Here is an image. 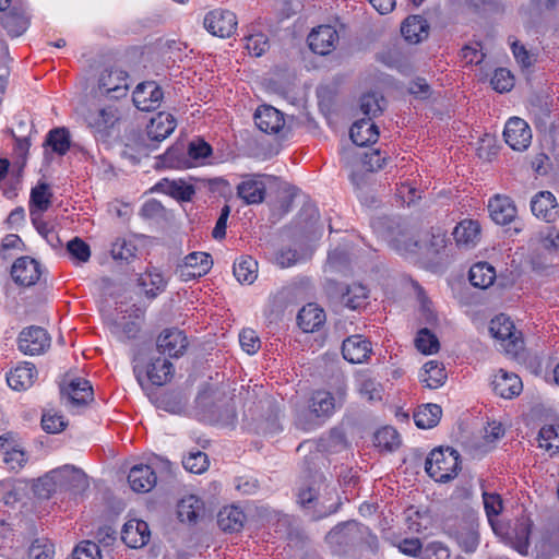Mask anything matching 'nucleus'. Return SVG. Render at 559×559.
I'll return each mask as SVG.
<instances>
[{
  "label": "nucleus",
  "instance_id": "obj_1",
  "mask_svg": "<svg viewBox=\"0 0 559 559\" xmlns=\"http://www.w3.org/2000/svg\"><path fill=\"white\" fill-rule=\"evenodd\" d=\"M325 540L335 550L353 547L366 555L374 556L379 549L377 535L368 526L356 521L336 525L328 533Z\"/></svg>",
  "mask_w": 559,
  "mask_h": 559
},
{
  "label": "nucleus",
  "instance_id": "obj_2",
  "mask_svg": "<svg viewBox=\"0 0 559 559\" xmlns=\"http://www.w3.org/2000/svg\"><path fill=\"white\" fill-rule=\"evenodd\" d=\"M347 385L337 378L329 390L314 391L309 400V409L318 418H329L346 402Z\"/></svg>",
  "mask_w": 559,
  "mask_h": 559
},
{
  "label": "nucleus",
  "instance_id": "obj_3",
  "mask_svg": "<svg viewBox=\"0 0 559 559\" xmlns=\"http://www.w3.org/2000/svg\"><path fill=\"white\" fill-rule=\"evenodd\" d=\"M460 469V454L457 451L447 449H435L426 459V473L439 483H447L454 478Z\"/></svg>",
  "mask_w": 559,
  "mask_h": 559
},
{
  "label": "nucleus",
  "instance_id": "obj_4",
  "mask_svg": "<svg viewBox=\"0 0 559 559\" xmlns=\"http://www.w3.org/2000/svg\"><path fill=\"white\" fill-rule=\"evenodd\" d=\"M489 332L508 355L516 356L523 347L520 332L516 331L513 321L503 313L491 319Z\"/></svg>",
  "mask_w": 559,
  "mask_h": 559
},
{
  "label": "nucleus",
  "instance_id": "obj_5",
  "mask_svg": "<svg viewBox=\"0 0 559 559\" xmlns=\"http://www.w3.org/2000/svg\"><path fill=\"white\" fill-rule=\"evenodd\" d=\"M133 372L139 384L144 388L145 381L154 385H164L174 376L173 364L163 357L152 358L146 365L135 361Z\"/></svg>",
  "mask_w": 559,
  "mask_h": 559
},
{
  "label": "nucleus",
  "instance_id": "obj_6",
  "mask_svg": "<svg viewBox=\"0 0 559 559\" xmlns=\"http://www.w3.org/2000/svg\"><path fill=\"white\" fill-rule=\"evenodd\" d=\"M451 534L462 550L466 554L474 552L479 545L477 515L474 512H468L455 523Z\"/></svg>",
  "mask_w": 559,
  "mask_h": 559
},
{
  "label": "nucleus",
  "instance_id": "obj_7",
  "mask_svg": "<svg viewBox=\"0 0 559 559\" xmlns=\"http://www.w3.org/2000/svg\"><path fill=\"white\" fill-rule=\"evenodd\" d=\"M203 24L212 35L225 38L236 31L237 17L229 10L216 9L205 15Z\"/></svg>",
  "mask_w": 559,
  "mask_h": 559
},
{
  "label": "nucleus",
  "instance_id": "obj_8",
  "mask_svg": "<svg viewBox=\"0 0 559 559\" xmlns=\"http://www.w3.org/2000/svg\"><path fill=\"white\" fill-rule=\"evenodd\" d=\"M213 265L211 255L206 252H191L180 263L176 273L182 281H190L207 274Z\"/></svg>",
  "mask_w": 559,
  "mask_h": 559
},
{
  "label": "nucleus",
  "instance_id": "obj_9",
  "mask_svg": "<svg viewBox=\"0 0 559 559\" xmlns=\"http://www.w3.org/2000/svg\"><path fill=\"white\" fill-rule=\"evenodd\" d=\"M17 346L25 355H39L50 346V336L43 328H25L19 335Z\"/></svg>",
  "mask_w": 559,
  "mask_h": 559
},
{
  "label": "nucleus",
  "instance_id": "obj_10",
  "mask_svg": "<svg viewBox=\"0 0 559 559\" xmlns=\"http://www.w3.org/2000/svg\"><path fill=\"white\" fill-rule=\"evenodd\" d=\"M19 499V491L12 481H0V550L7 547L11 536L4 508L13 506ZM0 556L3 555L0 552Z\"/></svg>",
  "mask_w": 559,
  "mask_h": 559
},
{
  "label": "nucleus",
  "instance_id": "obj_11",
  "mask_svg": "<svg viewBox=\"0 0 559 559\" xmlns=\"http://www.w3.org/2000/svg\"><path fill=\"white\" fill-rule=\"evenodd\" d=\"M61 394L67 407L74 409L93 400V388L86 379L73 378L61 388Z\"/></svg>",
  "mask_w": 559,
  "mask_h": 559
},
{
  "label": "nucleus",
  "instance_id": "obj_12",
  "mask_svg": "<svg viewBox=\"0 0 559 559\" xmlns=\"http://www.w3.org/2000/svg\"><path fill=\"white\" fill-rule=\"evenodd\" d=\"M156 346L160 354L178 358L186 353L188 340L183 331L177 328H169L160 332L156 341Z\"/></svg>",
  "mask_w": 559,
  "mask_h": 559
},
{
  "label": "nucleus",
  "instance_id": "obj_13",
  "mask_svg": "<svg viewBox=\"0 0 559 559\" xmlns=\"http://www.w3.org/2000/svg\"><path fill=\"white\" fill-rule=\"evenodd\" d=\"M98 87L112 98L126 96L129 90L128 73L121 69H105L99 75Z\"/></svg>",
  "mask_w": 559,
  "mask_h": 559
},
{
  "label": "nucleus",
  "instance_id": "obj_14",
  "mask_svg": "<svg viewBox=\"0 0 559 559\" xmlns=\"http://www.w3.org/2000/svg\"><path fill=\"white\" fill-rule=\"evenodd\" d=\"M55 471L59 491L80 495L88 487L87 477L84 472L73 465H63Z\"/></svg>",
  "mask_w": 559,
  "mask_h": 559
},
{
  "label": "nucleus",
  "instance_id": "obj_15",
  "mask_svg": "<svg viewBox=\"0 0 559 559\" xmlns=\"http://www.w3.org/2000/svg\"><path fill=\"white\" fill-rule=\"evenodd\" d=\"M503 136L510 147L515 151H523L531 143L532 132L525 120L512 117L506 123Z\"/></svg>",
  "mask_w": 559,
  "mask_h": 559
},
{
  "label": "nucleus",
  "instance_id": "obj_16",
  "mask_svg": "<svg viewBox=\"0 0 559 559\" xmlns=\"http://www.w3.org/2000/svg\"><path fill=\"white\" fill-rule=\"evenodd\" d=\"M532 530V521L527 516L519 518L510 531L499 534L503 536L506 543L515 549L521 556L528 555L530 534Z\"/></svg>",
  "mask_w": 559,
  "mask_h": 559
},
{
  "label": "nucleus",
  "instance_id": "obj_17",
  "mask_svg": "<svg viewBox=\"0 0 559 559\" xmlns=\"http://www.w3.org/2000/svg\"><path fill=\"white\" fill-rule=\"evenodd\" d=\"M11 275L21 286H33L41 276V266L38 261L29 257L19 258L12 265Z\"/></svg>",
  "mask_w": 559,
  "mask_h": 559
},
{
  "label": "nucleus",
  "instance_id": "obj_18",
  "mask_svg": "<svg viewBox=\"0 0 559 559\" xmlns=\"http://www.w3.org/2000/svg\"><path fill=\"white\" fill-rule=\"evenodd\" d=\"M0 453L3 463L11 471L21 469L27 461V455L17 443L15 435L12 432L0 436Z\"/></svg>",
  "mask_w": 559,
  "mask_h": 559
},
{
  "label": "nucleus",
  "instance_id": "obj_19",
  "mask_svg": "<svg viewBox=\"0 0 559 559\" xmlns=\"http://www.w3.org/2000/svg\"><path fill=\"white\" fill-rule=\"evenodd\" d=\"M162 99V88L152 81L140 83L133 91V104L142 111H150L158 108Z\"/></svg>",
  "mask_w": 559,
  "mask_h": 559
},
{
  "label": "nucleus",
  "instance_id": "obj_20",
  "mask_svg": "<svg viewBox=\"0 0 559 559\" xmlns=\"http://www.w3.org/2000/svg\"><path fill=\"white\" fill-rule=\"evenodd\" d=\"M338 41V34L331 25H320L308 35L310 49L318 55H328Z\"/></svg>",
  "mask_w": 559,
  "mask_h": 559
},
{
  "label": "nucleus",
  "instance_id": "obj_21",
  "mask_svg": "<svg viewBox=\"0 0 559 559\" xmlns=\"http://www.w3.org/2000/svg\"><path fill=\"white\" fill-rule=\"evenodd\" d=\"M257 127L264 133L277 134L285 127L284 115L273 106L262 105L254 114Z\"/></svg>",
  "mask_w": 559,
  "mask_h": 559
},
{
  "label": "nucleus",
  "instance_id": "obj_22",
  "mask_svg": "<svg viewBox=\"0 0 559 559\" xmlns=\"http://www.w3.org/2000/svg\"><path fill=\"white\" fill-rule=\"evenodd\" d=\"M531 210L536 217L548 223L559 217V206L550 191L538 192L531 201Z\"/></svg>",
  "mask_w": 559,
  "mask_h": 559
},
{
  "label": "nucleus",
  "instance_id": "obj_23",
  "mask_svg": "<svg viewBox=\"0 0 559 559\" xmlns=\"http://www.w3.org/2000/svg\"><path fill=\"white\" fill-rule=\"evenodd\" d=\"M86 122L88 127L102 136L107 135L108 131L119 120L118 111L112 106L99 108L97 110L90 111L86 115Z\"/></svg>",
  "mask_w": 559,
  "mask_h": 559
},
{
  "label": "nucleus",
  "instance_id": "obj_24",
  "mask_svg": "<svg viewBox=\"0 0 559 559\" xmlns=\"http://www.w3.org/2000/svg\"><path fill=\"white\" fill-rule=\"evenodd\" d=\"M491 219L498 225H507L516 217V206L507 195L497 194L488 202Z\"/></svg>",
  "mask_w": 559,
  "mask_h": 559
},
{
  "label": "nucleus",
  "instance_id": "obj_25",
  "mask_svg": "<svg viewBox=\"0 0 559 559\" xmlns=\"http://www.w3.org/2000/svg\"><path fill=\"white\" fill-rule=\"evenodd\" d=\"M371 344L361 335H352L343 342L342 354L344 359L352 364L365 362L371 354Z\"/></svg>",
  "mask_w": 559,
  "mask_h": 559
},
{
  "label": "nucleus",
  "instance_id": "obj_26",
  "mask_svg": "<svg viewBox=\"0 0 559 559\" xmlns=\"http://www.w3.org/2000/svg\"><path fill=\"white\" fill-rule=\"evenodd\" d=\"M151 533L146 522L132 519L122 528L121 539L130 548H141L147 544Z\"/></svg>",
  "mask_w": 559,
  "mask_h": 559
},
{
  "label": "nucleus",
  "instance_id": "obj_27",
  "mask_svg": "<svg viewBox=\"0 0 559 559\" xmlns=\"http://www.w3.org/2000/svg\"><path fill=\"white\" fill-rule=\"evenodd\" d=\"M493 391L503 399H512L522 392L523 384L519 376L500 369L492 379Z\"/></svg>",
  "mask_w": 559,
  "mask_h": 559
},
{
  "label": "nucleus",
  "instance_id": "obj_28",
  "mask_svg": "<svg viewBox=\"0 0 559 559\" xmlns=\"http://www.w3.org/2000/svg\"><path fill=\"white\" fill-rule=\"evenodd\" d=\"M154 190L182 202L190 201L195 193L194 187L183 179L164 178L155 185Z\"/></svg>",
  "mask_w": 559,
  "mask_h": 559
},
{
  "label": "nucleus",
  "instance_id": "obj_29",
  "mask_svg": "<svg viewBox=\"0 0 559 559\" xmlns=\"http://www.w3.org/2000/svg\"><path fill=\"white\" fill-rule=\"evenodd\" d=\"M37 369L32 362H23L7 374L9 386L15 391H24L31 388L37 379Z\"/></svg>",
  "mask_w": 559,
  "mask_h": 559
},
{
  "label": "nucleus",
  "instance_id": "obj_30",
  "mask_svg": "<svg viewBox=\"0 0 559 559\" xmlns=\"http://www.w3.org/2000/svg\"><path fill=\"white\" fill-rule=\"evenodd\" d=\"M454 240L460 248H474L480 239V225L477 221L463 219L453 230Z\"/></svg>",
  "mask_w": 559,
  "mask_h": 559
},
{
  "label": "nucleus",
  "instance_id": "obj_31",
  "mask_svg": "<svg viewBox=\"0 0 559 559\" xmlns=\"http://www.w3.org/2000/svg\"><path fill=\"white\" fill-rule=\"evenodd\" d=\"M128 481L135 492H148L156 485V475L151 466L134 465L128 475Z\"/></svg>",
  "mask_w": 559,
  "mask_h": 559
},
{
  "label": "nucleus",
  "instance_id": "obj_32",
  "mask_svg": "<svg viewBox=\"0 0 559 559\" xmlns=\"http://www.w3.org/2000/svg\"><path fill=\"white\" fill-rule=\"evenodd\" d=\"M237 194L247 204L261 203L265 195V185L258 176H247L237 186Z\"/></svg>",
  "mask_w": 559,
  "mask_h": 559
},
{
  "label": "nucleus",
  "instance_id": "obj_33",
  "mask_svg": "<svg viewBox=\"0 0 559 559\" xmlns=\"http://www.w3.org/2000/svg\"><path fill=\"white\" fill-rule=\"evenodd\" d=\"M349 136L354 144L364 146L374 143L379 138V131L370 118L360 119L352 126Z\"/></svg>",
  "mask_w": 559,
  "mask_h": 559
},
{
  "label": "nucleus",
  "instance_id": "obj_34",
  "mask_svg": "<svg viewBox=\"0 0 559 559\" xmlns=\"http://www.w3.org/2000/svg\"><path fill=\"white\" fill-rule=\"evenodd\" d=\"M176 128L175 118L167 112H158L147 126V136L152 141L160 142L170 135Z\"/></svg>",
  "mask_w": 559,
  "mask_h": 559
},
{
  "label": "nucleus",
  "instance_id": "obj_35",
  "mask_svg": "<svg viewBox=\"0 0 559 559\" xmlns=\"http://www.w3.org/2000/svg\"><path fill=\"white\" fill-rule=\"evenodd\" d=\"M402 35L411 44H417L428 37L429 24L420 15L407 17L401 27Z\"/></svg>",
  "mask_w": 559,
  "mask_h": 559
},
{
  "label": "nucleus",
  "instance_id": "obj_36",
  "mask_svg": "<svg viewBox=\"0 0 559 559\" xmlns=\"http://www.w3.org/2000/svg\"><path fill=\"white\" fill-rule=\"evenodd\" d=\"M298 324L304 332H313L325 321V313L316 304H308L301 308L297 317Z\"/></svg>",
  "mask_w": 559,
  "mask_h": 559
},
{
  "label": "nucleus",
  "instance_id": "obj_37",
  "mask_svg": "<svg viewBox=\"0 0 559 559\" xmlns=\"http://www.w3.org/2000/svg\"><path fill=\"white\" fill-rule=\"evenodd\" d=\"M245 521L243 511L236 506L224 507L217 514V524L224 532H239Z\"/></svg>",
  "mask_w": 559,
  "mask_h": 559
},
{
  "label": "nucleus",
  "instance_id": "obj_38",
  "mask_svg": "<svg viewBox=\"0 0 559 559\" xmlns=\"http://www.w3.org/2000/svg\"><path fill=\"white\" fill-rule=\"evenodd\" d=\"M419 379L426 388L438 389L444 384L447 380V373L440 362L436 360H429L424 365L419 373Z\"/></svg>",
  "mask_w": 559,
  "mask_h": 559
},
{
  "label": "nucleus",
  "instance_id": "obj_39",
  "mask_svg": "<svg viewBox=\"0 0 559 559\" xmlns=\"http://www.w3.org/2000/svg\"><path fill=\"white\" fill-rule=\"evenodd\" d=\"M52 192L50 187L45 183H38L31 190L29 195V214L34 210V214H43L51 205Z\"/></svg>",
  "mask_w": 559,
  "mask_h": 559
},
{
  "label": "nucleus",
  "instance_id": "obj_40",
  "mask_svg": "<svg viewBox=\"0 0 559 559\" xmlns=\"http://www.w3.org/2000/svg\"><path fill=\"white\" fill-rule=\"evenodd\" d=\"M177 513L181 522H194L203 513V502L194 495L186 496L178 502Z\"/></svg>",
  "mask_w": 559,
  "mask_h": 559
},
{
  "label": "nucleus",
  "instance_id": "obj_41",
  "mask_svg": "<svg viewBox=\"0 0 559 559\" xmlns=\"http://www.w3.org/2000/svg\"><path fill=\"white\" fill-rule=\"evenodd\" d=\"M442 415V409L437 404H425L414 413V421L418 428L430 429L435 427Z\"/></svg>",
  "mask_w": 559,
  "mask_h": 559
},
{
  "label": "nucleus",
  "instance_id": "obj_42",
  "mask_svg": "<svg viewBox=\"0 0 559 559\" xmlns=\"http://www.w3.org/2000/svg\"><path fill=\"white\" fill-rule=\"evenodd\" d=\"M139 285L148 297H156L166 287V280L156 269L148 270L139 277Z\"/></svg>",
  "mask_w": 559,
  "mask_h": 559
},
{
  "label": "nucleus",
  "instance_id": "obj_43",
  "mask_svg": "<svg viewBox=\"0 0 559 559\" xmlns=\"http://www.w3.org/2000/svg\"><path fill=\"white\" fill-rule=\"evenodd\" d=\"M496 278V270L487 262H478L469 270V282L473 286L487 288Z\"/></svg>",
  "mask_w": 559,
  "mask_h": 559
},
{
  "label": "nucleus",
  "instance_id": "obj_44",
  "mask_svg": "<svg viewBox=\"0 0 559 559\" xmlns=\"http://www.w3.org/2000/svg\"><path fill=\"white\" fill-rule=\"evenodd\" d=\"M537 556L557 557L559 556V532L552 527L545 531L535 545Z\"/></svg>",
  "mask_w": 559,
  "mask_h": 559
},
{
  "label": "nucleus",
  "instance_id": "obj_45",
  "mask_svg": "<svg viewBox=\"0 0 559 559\" xmlns=\"http://www.w3.org/2000/svg\"><path fill=\"white\" fill-rule=\"evenodd\" d=\"M484 508L488 518V522L491 525L496 534H502L504 527L496 520V518L502 511V500L497 493H483Z\"/></svg>",
  "mask_w": 559,
  "mask_h": 559
},
{
  "label": "nucleus",
  "instance_id": "obj_46",
  "mask_svg": "<svg viewBox=\"0 0 559 559\" xmlns=\"http://www.w3.org/2000/svg\"><path fill=\"white\" fill-rule=\"evenodd\" d=\"M357 390L360 396L369 402H380L382 400V384L367 374H360L357 378Z\"/></svg>",
  "mask_w": 559,
  "mask_h": 559
},
{
  "label": "nucleus",
  "instance_id": "obj_47",
  "mask_svg": "<svg viewBox=\"0 0 559 559\" xmlns=\"http://www.w3.org/2000/svg\"><path fill=\"white\" fill-rule=\"evenodd\" d=\"M538 445L550 456L559 452V425H545L538 433Z\"/></svg>",
  "mask_w": 559,
  "mask_h": 559
},
{
  "label": "nucleus",
  "instance_id": "obj_48",
  "mask_svg": "<svg viewBox=\"0 0 559 559\" xmlns=\"http://www.w3.org/2000/svg\"><path fill=\"white\" fill-rule=\"evenodd\" d=\"M234 275L241 284H252L258 276V263L250 257L241 258L234 264Z\"/></svg>",
  "mask_w": 559,
  "mask_h": 559
},
{
  "label": "nucleus",
  "instance_id": "obj_49",
  "mask_svg": "<svg viewBox=\"0 0 559 559\" xmlns=\"http://www.w3.org/2000/svg\"><path fill=\"white\" fill-rule=\"evenodd\" d=\"M136 251V246L131 239L119 237L112 242L110 254L114 260L129 263L135 258Z\"/></svg>",
  "mask_w": 559,
  "mask_h": 559
},
{
  "label": "nucleus",
  "instance_id": "obj_50",
  "mask_svg": "<svg viewBox=\"0 0 559 559\" xmlns=\"http://www.w3.org/2000/svg\"><path fill=\"white\" fill-rule=\"evenodd\" d=\"M33 491L40 499H48L53 493L59 492L56 471L52 469L38 478L33 485Z\"/></svg>",
  "mask_w": 559,
  "mask_h": 559
},
{
  "label": "nucleus",
  "instance_id": "obj_51",
  "mask_svg": "<svg viewBox=\"0 0 559 559\" xmlns=\"http://www.w3.org/2000/svg\"><path fill=\"white\" fill-rule=\"evenodd\" d=\"M373 442L381 450L393 451L401 441L399 432L393 427L385 426L376 431Z\"/></svg>",
  "mask_w": 559,
  "mask_h": 559
},
{
  "label": "nucleus",
  "instance_id": "obj_52",
  "mask_svg": "<svg viewBox=\"0 0 559 559\" xmlns=\"http://www.w3.org/2000/svg\"><path fill=\"white\" fill-rule=\"evenodd\" d=\"M67 252L74 264L86 263L91 258L90 246L79 237L68 241Z\"/></svg>",
  "mask_w": 559,
  "mask_h": 559
},
{
  "label": "nucleus",
  "instance_id": "obj_53",
  "mask_svg": "<svg viewBox=\"0 0 559 559\" xmlns=\"http://www.w3.org/2000/svg\"><path fill=\"white\" fill-rule=\"evenodd\" d=\"M46 144L59 155H64L70 148L69 132L64 128L51 130L47 135Z\"/></svg>",
  "mask_w": 559,
  "mask_h": 559
},
{
  "label": "nucleus",
  "instance_id": "obj_54",
  "mask_svg": "<svg viewBox=\"0 0 559 559\" xmlns=\"http://www.w3.org/2000/svg\"><path fill=\"white\" fill-rule=\"evenodd\" d=\"M415 346L420 353L431 355L439 350L440 344L437 336L425 328L418 331Z\"/></svg>",
  "mask_w": 559,
  "mask_h": 559
},
{
  "label": "nucleus",
  "instance_id": "obj_55",
  "mask_svg": "<svg viewBox=\"0 0 559 559\" xmlns=\"http://www.w3.org/2000/svg\"><path fill=\"white\" fill-rule=\"evenodd\" d=\"M367 297V288L359 283H353L347 287L346 293L343 294V301L348 308L355 310L365 302Z\"/></svg>",
  "mask_w": 559,
  "mask_h": 559
},
{
  "label": "nucleus",
  "instance_id": "obj_56",
  "mask_svg": "<svg viewBox=\"0 0 559 559\" xmlns=\"http://www.w3.org/2000/svg\"><path fill=\"white\" fill-rule=\"evenodd\" d=\"M55 555V545L48 538H37L28 548L29 559H51Z\"/></svg>",
  "mask_w": 559,
  "mask_h": 559
},
{
  "label": "nucleus",
  "instance_id": "obj_57",
  "mask_svg": "<svg viewBox=\"0 0 559 559\" xmlns=\"http://www.w3.org/2000/svg\"><path fill=\"white\" fill-rule=\"evenodd\" d=\"M183 467L193 474H202L207 469L209 460L204 452H191L182 459Z\"/></svg>",
  "mask_w": 559,
  "mask_h": 559
},
{
  "label": "nucleus",
  "instance_id": "obj_58",
  "mask_svg": "<svg viewBox=\"0 0 559 559\" xmlns=\"http://www.w3.org/2000/svg\"><path fill=\"white\" fill-rule=\"evenodd\" d=\"M104 556L109 555H104L99 545L91 540L81 542L72 551V559H83V557L87 559H96V557L103 559Z\"/></svg>",
  "mask_w": 559,
  "mask_h": 559
},
{
  "label": "nucleus",
  "instance_id": "obj_59",
  "mask_svg": "<svg viewBox=\"0 0 559 559\" xmlns=\"http://www.w3.org/2000/svg\"><path fill=\"white\" fill-rule=\"evenodd\" d=\"M41 427L48 433H59L67 427V421L60 413L47 411L43 414Z\"/></svg>",
  "mask_w": 559,
  "mask_h": 559
},
{
  "label": "nucleus",
  "instance_id": "obj_60",
  "mask_svg": "<svg viewBox=\"0 0 559 559\" xmlns=\"http://www.w3.org/2000/svg\"><path fill=\"white\" fill-rule=\"evenodd\" d=\"M383 102L382 97H379L374 93H368L361 96L360 98V109L364 115L371 117L377 116L383 110Z\"/></svg>",
  "mask_w": 559,
  "mask_h": 559
},
{
  "label": "nucleus",
  "instance_id": "obj_61",
  "mask_svg": "<svg viewBox=\"0 0 559 559\" xmlns=\"http://www.w3.org/2000/svg\"><path fill=\"white\" fill-rule=\"evenodd\" d=\"M490 83L495 91L504 93L509 92L513 87L514 78L511 71L504 68H499L493 72Z\"/></svg>",
  "mask_w": 559,
  "mask_h": 559
},
{
  "label": "nucleus",
  "instance_id": "obj_62",
  "mask_svg": "<svg viewBox=\"0 0 559 559\" xmlns=\"http://www.w3.org/2000/svg\"><path fill=\"white\" fill-rule=\"evenodd\" d=\"M239 343L241 348L249 355L255 354L261 347L260 338L251 329H243L240 332Z\"/></svg>",
  "mask_w": 559,
  "mask_h": 559
},
{
  "label": "nucleus",
  "instance_id": "obj_63",
  "mask_svg": "<svg viewBox=\"0 0 559 559\" xmlns=\"http://www.w3.org/2000/svg\"><path fill=\"white\" fill-rule=\"evenodd\" d=\"M3 26L11 36L16 37L26 31L28 22L22 15L10 14L3 19Z\"/></svg>",
  "mask_w": 559,
  "mask_h": 559
},
{
  "label": "nucleus",
  "instance_id": "obj_64",
  "mask_svg": "<svg viewBox=\"0 0 559 559\" xmlns=\"http://www.w3.org/2000/svg\"><path fill=\"white\" fill-rule=\"evenodd\" d=\"M212 153V148L204 140L191 141L188 146V156L194 163H199Z\"/></svg>",
  "mask_w": 559,
  "mask_h": 559
}]
</instances>
